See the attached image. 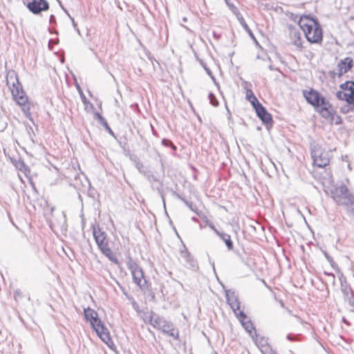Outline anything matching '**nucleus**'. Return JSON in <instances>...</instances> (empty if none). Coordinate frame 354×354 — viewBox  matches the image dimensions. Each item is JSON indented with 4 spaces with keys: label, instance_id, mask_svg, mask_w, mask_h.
<instances>
[{
    "label": "nucleus",
    "instance_id": "1",
    "mask_svg": "<svg viewBox=\"0 0 354 354\" xmlns=\"http://www.w3.org/2000/svg\"><path fill=\"white\" fill-rule=\"evenodd\" d=\"M303 95L306 102L310 104L322 118H327L331 115L332 104L318 91L313 88L304 90Z\"/></svg>",
    "mask_w": 354,
    "mask_h": 354
},
{
    "label": "nucleus",
    "instance_id": "2",
    "mask_svg": "<svg viewBox=\"0 0 354 354\" xmlns=\"http://www.w3.org/2000/svg\"><path fill=\"white\" fill-rule=\"evenodd\" d=\"M330 194L336 203L344 207L348 214L354 217V196L348 192L347 187L337 183L332 187Z\"/></svg>",
    "mask_w": 354,
    "mask_h": 354
},
{
    "label": "nucleus",
    "instance_id": "3",
    "mask_svg": "<svg viewBox=\"0 0 354 354\" xmlns=\"http://www.w3.org/2000/svg\"><path fill=\"white\" fill-rule=\"evenodd\" d=\"M93 235L95 241L100 252L115 265L119 264V261L116 256L113 253L110 246L109 241L106 233L100 227H93Z\"/></svg>",
    "mask_w": 354,
    "mask_h": 354
},
{
    "label": "nucleus",
    "instance_id": "4",
    "mask_svg": "<svg viewBox=\"0 0 354 354\" xmlns=\"http://www.w3.org/2000/svg\"><path fill=\"white\" fill-rule=\"evenodd\" d=\"M84 314L86 320L90 322L92 328L103 342L107 343V341L111 340L108 328L98 317L97 313L95 310L88 307L84 309Z\"/></svg>",
    "mask_w": 354,
    "mask_h": 354
},
{
    "label": "nucleus",
    "instance_id": "5",
    "mask_svg": "<svg viewBox=\"0 0 354 354\" xmlns=\"http://www.w3.org/2000/svg\"><path fill=\"white\" fill-rule=\"evenodd\" d=\"M127 267L131 271L133 282L142 290L147 288V281L144 277V272L141 267L129 254L127 257Z\"/></svg>",
    "mask_w": 354,
    "mask_h": 354
},
{
    "label": "nucleus",
    "instance_id": "6",
    "mask_svg": "<svg viewBox=\"0 0 354 354\" xmlns=\"http://www.w3.org/2000/svg\"><path fill=\"white\" fill-rule=\"evenodd\" d=\"M311 156L315 166L323 168L329 165L330 152L321 147L319 145L311 147Z\"/></svg>",
    "mask_w": 354,
    "mask_h": 354
},
{
    "label": "nucleus",
    "instance_id": "7",
    "mask_svg": "<svg viewBox=\"0 0 354 354\" xmlns=\"http://www.w3.org/2000/svg\"><path fill=\"white\" fill-rule=\"evenodd\" d=\"M10 91L14 99L16 100L17 104L21 106V109L27 117L30 116V106L28 103V97L25 95L21 85H18L17 87L10 88Z\"/></svg>",
    "mask_w": 354,
    "mask_h": 354
},
{
    "label": "nucleus",
    "instance_id": "8",
    "mask_svg": "<svg viewBox=\"0 0 354 354\" xmlns=\"http://www.w3.org/2000/svg\"><path fill=\"white\" fill-rule=\"evenodd\" d=\"M312 29L305 33L306 39L310 43L320 44L322 41V29L319 22L311 26Z\"/></svg>",
    "mask_w": 354,
    "mask_h": 354
},
{
    "label": "nucleus",
    "instance_id": "9",
    "mask_svg": "<svg viewBox=\"0 0 354 354\" xmlns=\"http://www.w3.org/2000/svg\"><path fill=\"white\" fill-rule=\"evenodd\" d=\"M254 109L257 115L261 120L262 123L266 126L267 129L271 127L273 124L272 117L271 114L268 112L266 109L261 104Z\"/></svg>",
    "mask_w": 354,
    "mask_h": 354
},
{
    "label": "nucleus",
    "instance_id": "10",
    "mask_svg": "<svg viewBox=\"0 0 354 354\" xmlns=\"http://www.w3.org/2000/svg\"><path fill=\"white\" fill-rule=\"evenodd\" d=\"M26 6L35 15L40 14L42 11L49 9V3L46 0H32Z\"/></svg>",
    "mask_w": 354,
    "mask_h": 354
},
{
    "label": "nucleus",
    "instance_id": "11",
    "mask_svg": "<svg viewBox=\"0 0 354 354\" xmlns=\"http://www.w3.org/2000/svg\"><path fill=\"white\" fill-rule=\"evenodd\" d=\"M180 256L184 262V266L186 268L193 270H195L198 268L197 261L194 259L185 245H183V249L180 250Z\"/></svg>",
    "mask_w": 354,
    "mask_h": 354
},
{
    "label": "nucleus",
    "instance_id": "12",
    "mask_svg": "<svg viewBox=\"0 0 354 354\" xmlns=\"http://www.w3.org/2000/svg\"><path fill=\"white\" fill-rule=\"evenodd\" d=\"M236 317L239 319V322L241 323V325L252 338L254 335V331H256V329L251 320L248 317L243 311H239V314H236Z\"/></svg>",
    "mask_w": 354,
    "mask_h": 354
},
{
    "label": "nucleus",
    "instance_id": "13",
    "mask_svg": "<svg viewBox=\"0 0 354 354\" xmlns=\"http://www.w3.org/2000/svg\"><path fill=\"white\" fill-rule=\"evenodd\" d=\"M225 296L227 304L236 315V314H239L237 310H239L241 304L237 293L234 291L227 290Z\"/></svg>",
    "mask_w": 354,
    "mask_h": 354
},
{
    "label": "nucleus",
    "instance_id": "14",
    "mask_svg": "<svg viewBox=\"0 0 354 354\" xmlns=\"http://www.w3.org/2000/svg\"><path fill=\"white\" fill-rule=\"evenodd\" d=\"M341 291L350 306L354 308V291L346 280L341 281Z\"/></svg>",
    "mask_w": 354,
    "mask_h": 354
},
{
    "label": "nucleus",
    "instance_id": "15",
    "mask_svg": "<svg viewBox=\"0 0 354 354\" xmlns=\"http://www.w3.org/2000/svg\"><path fill=\"white\" fill-rule=\"evenodd\" d=\"M160 330L162 332L170 337H174L175 339H178L179 338V331L177 328H175L174 324L165 319V323L161 326Z\"/></svg>",
    "mask_w": 354,
    "mask_h": 354
},
{
    "label": "nucleus",
    "instance_id": "16",
    "mask_svg": "<svg viewBox=\"0 0 354 354\" xmlns=\"http://www.w3.org/2000/svg\"><path fill=\"white\" fill-rule=\"evenodd\" d=\"M353 66V59L350 57L342 59L337 64L338 76H342L344 73H347Z\"/></svg>",
    "mask_w": 354,
    "mask_h": 354
},
{
    "label": "nucleus",
    "instance_id": "17",
    "mask_svg": "<svg viewBox=\"0 0 354 354\" xmlns=\"http://www.w3.org/2000/svg\"><path fill=\"white\" fill-rule=\"evenodd\" d=\"M243 86L244 89L246 91L245 93V98L247 100H248L251 104L252 105L253 108L256 107L261 103L257 100V97L254 95L251 87L252 84L248 82H244Z\"/></svg>",
    "mask_w": 354,
    "mask_h": 354
},
{
    "label": "nucleus",
    "instance_id": "18",
    "mask_svg": "<svg viewBox=\"0 0 354 354\" xmlns=\"http://www.w3.org/2000/svg\"><path fill=\"white\" fill-rule=\"evenodd\" d=\"M318 23L317 19L309 18L308 17H301L299 25L303 30L304 34L309 30L312 29V26L316 25Z\"/></svg>",
    "mask_w": 354,
    "mask_h": 354
},
{
    "label": "nucleus",
    "instance_id": "19",
    "mask_svg": "<svg viewBox=\"0 0 354 354\" xmlns=\"http://www.w3.org/2000/svg\"><path fill=\"white\" fill-rule=\"evenodd\" d=\"M252 340L255 342L256 345L261 349L262 353L267 349V347H270L268 344V339L264 337H259L257 331H254Z\"/></svg>",
    "mask_w": 354,
    "mask_h": 354
},
{
    "label": "nucleus",
    "instance_id": "20",
    "mask_svg": "<svg viewBox=\"0 0 354 354\" xmlns=\"http://www.w3.org/2000/svg\"><path fill=\"white\" fill-rule=\"evenodd\" d=\"M6 84L9 88H15L21 85L16 72L13 70L8 71L6 75Z\"/></svg>",
    "mask_w": 354,
    "mask_h": 354
},
{
    "label": "nucleus",
    "instance_id": "21",
    "mask_svg": "<svg viewBox=\"0 0 354 354\" xmlns=\"http://www.w3.org/2000/svg\"><path fill=\"white\" fill-rule=\"evenodd\" d=\"M148 322L151 324L155 328L160 330L161 326L163 323H165V319L158 315H156L153 312H151L149 315L147 317Z\"/></svg>",
    "mask_w": 354,
    "mask_h": 354
},
{
    "label": "nucleus",
    "instance_id": "22",
    "mask_svg": "<svg viewBox=\"0 0 354 354\" xmlns=\"http://www.w3.org/2000/svg\"><path fill=\"white\" fill-rule=\"evenodd\" d=\"M336 97L340 100L346 101L348 104H354V91H339L336 93Z\"/></svg>",
    "mask_w": 354,
    "mask_h": 354
},
{
    "label": "nucleus",
    "instance_id": "23",
    "mask_svg": "<svg viewBox=\"0 0 354 354\" xmlns=\"http://www.w3.org/2000/svg\"><path fill=\"white\" fill-rule=\"evenodd\" d=\"M217 236L225 243L228 250H232L234 248V244L230 234L221 231Z\"/></svg>",
    "mask_w": 354,
    "mask_h": 354
},
{
    "label": "nucleus",
    "instance_id": "24",
    "mask_svg": "<svg viewBox=\"0 0 354 354\" xmlns=\"http://www.w3.org/2000/svg\"><path fill=\"white\" fill-rule=\"evenodd\" d=\"M130 160L134 163L135 167L142 174H146V171L144 169V165L141 162L139 157L136 154H131L129 156Z\"/></svg>",
    "mask_w": 354,
    "mask_h": 354
},
{
    "label": "nucleus",
    "instance_id": "25",
    "mask_svg": "<svg viewBox=\"0 0 354 354\" xmlns=\"http://www.w3.org/2000/svg\"><path fill=\"white\" fill-rule=\"evenodd\" d=\"M144 175L146 176L148 181L151 184L153 188H155L154 183H158L159 184V186L156 187V188L160 192L162 187V183L160 182L158 178L155 176L153 174H149L147 171L146 174Z\"/></svg>",
    "mask_w": 354,
    "mask_h": 354
},
{
    "label": "nucleus",
    "instance_id": "26",
    "mask_svg": "<svg viewBox=\"0 0 354 354\" xmlns=\"http://www.w3.org/2000/svg\"><path fill=\"white\" fill-rule=\"evenodd\" d=\"M330 112L331 113V115L329 117L324 118L328 120H330V122L335 123V124H341L342 123V120L339 115L336 114V111H335L333 106L332 110L331 111H330Z\"/></svg>",
    "mask_w": 354,
    "mask_h": 354
},
{
    "label": "nucleus",
    "instance_id": "27",
    "mask_svg": "<svg viewBox=\"0 0 354 354\" xmlns=\"http://www.w3.org/2000/svg\"><path fill=\"white\" fill-rule=\"evenodd\" d=\"M237 18H238V20H239V23L243 26L244 30L248 33L250 37L252 39L256 40L254 34L252 33L251 29L249 28V26L246 24V22H245V19H243V16L239 14V15L237 16Z\"/></svg>",
    "mask_w": 354,
    "mask_h": 354
},
{
    "label": "nucleus",
    "instance_id": "28",
    "mask_svg": "<svg viewBox=\"0 0 354 354\" xmlns=\"http://www.w3.org/2000/svg\"><path fill=\"white\" fill-rule=\"evenodd\" d=\"M341 89H342V91H348L350 92V91H354V82L353 81H346L344 84H342L340 85Z\"/></svg>",
    "mask_w": 354,
    "mask_h": 354
},
{
    "label": "nucleus",
    "instance_id": "29",
    "mask_svg": "<svg viewBox=\"0 0 354 354\" xmlns=\"http://www.w3.org/2000/svg\"><path fill=\"white\" fill-rule=\"evenodd\" d=\"M178 198H180L182 201L184 202V203L194 212L198 214L197 210V207L196 205L193 204L192 202H189L188 201L185 200L184 198L180 196V195H178Z\"/></svg>",
    "mask_w": 354,
    "mask_h": 354
},
{
    "label": "nucleus",
    "instance_id": "30",
    "mask_svg": "<svg viewBox=\"0 0 354 354\" xmlns=\"http://www.w3.org/2000/svg\"><path fill=\"white\" fill-rule=\"evenodd\" d=\"M94 119L97 120L102 127L106 126L108 124L106 119L98 112L94 113Z\"/></svg>",
    "mask_w": 354,
    "mask_h": 354
},
{
    "label": "nucleus",
    "instance_id": "31",
    "mask_svg": "<svg viewBox=\"0 0 354 354\" xmlns=\"http://www.w3.org/2000/svg\"><path fill=\"white\" fill-rule=\"evenodd\" d=\"M353 109H354V104H350L347 103V104H344V106H341L340 111L342 113L346 114L351 111H353Z\"/></svg>",
    "mask_w": 354,
    "mask_h": 354
},
{
    "label": "nucleus",
    "instance_id": "32",
    "mask_svg": "<svg viewBox=\"0 0 354 354\" xmlns=\"http://www.w3.org/2000/svg\"><path fill=\"white\" fill-rule=\"evenodd\" d=\"M294 36L295 37V39L293 41V45H295V46L301 48L302 47V43H301V38H300L299 33V32H297V33L295 32L294 33Z\"/></svg>",
    "mask_w": 354,
    "mask_h": 354
},
{
    "label": "nucleus",
    "instance_id": "33",
    "mask_svg": "<svg viewBox=\"0 0 354 354\" xmlns=\"http://www.w3.org/2000/svg\"><path fill=\"white\" fill-rule=\"evenodd\" d=\"M208 97L209 100V102L212 106H217L218 105V101L214 93H209Z\"/></svg>",
    "mask_w": 354,
    "mask_h": 354
},
{
    "label": "nucleus",
    "instance_id": "34",
    "mask_svg": "<svg viewBox=\"0 0 354 354\" xmlns=\"http://www.w3.org/2000/svg\"><path fill=\"white\" fill-rule=\"evenodd\" d=\"M23 297L22 292L20 290H16L14 292V298L16 301H17L19 299H21Z\"/></svg>",
    "mask_w": 354,
    "mask_h": 354
},
{
    "label": "nucleus",
    "instance_id": "35",
    "mask_svg": "<svg viewBox=\"0 0 354 354\" xmlns=\"http://www.w3.org/2000/svg\"><path fill=\"white\" fill-rule=\"evenodd\" d=\"M77 89L79 90L80 91V96H81V99H82V102L84 104H86L87 103H88V101L87 100L86 96L84 95V93H82V91H81V88L80 87V86H77Z\"/></svg>",
    "mask_w": 354,
    "mask_h": 354
},
{
    "label": "nucleus",
    "instance_id": "36",
    "mask_svg": "<svg viewBox=\"0 0 354 354\" xmlns=\"http://www.w3.org/2000/svg\"><path fill=\"white\" fill-rule=\"evenodd\" d=\"M162 145L165 147H171V145L173 144L172 141L169 140V139H167V138H163L162 140Z\"/></svg>",
    "mask_w": 354,
    "mask_h": 354
},
{
    "label": "nucleus",
    "instance_id": "37",
    "mask_svg": "<svg viewBox=\"0 0 354 354\" xmlns=\"http://www.w3.org/2000/svg\"><path fill=\"white\" fill-rule=\"evenodd\" d=\"M208 226L214 232V233L218 235L221 231L217 230L214 225L212 223H207Z\"/></svg>",
    "mask_w": 354,
    "mask_h": 354
},
{
    "label": "nucleus",
    "instance_id": "38",
    "mask_svg": "<svg viewBox=\"0 0 354 354\" xmlns=\"http://www.w3.org/2000/svg\"><path fill=\"white\" fill-rule=\"evenodd\" d=\"M263 354H277V353L271 347H267V349L264 351V353H263Z\"/></svg>",
    "mask_w": 354,
    "mask_h": 354
},
{
    "label": "nucleus",
    "instance_id": "39",
    "mask_svg": "<svg viewBox=\"0 0 354 354\" xmlns=\"http://www.w3.org/2000/svg\"><path fill=\"white\" fill-rule=\"evenodd\" d=\"M286 338L287 339H288L289 341H295L296 340V336L292 335V334H288L287 336H286Z\"/></svg>",
    "mask_w": 354,
    "mask_h": 354
},
{
    "label": "nucleus",
    "instance_id": "40",
    "mask_svg": "<svg viewBox=\"0 0 354 354\" xmlns=\"http://www.w3.org/2000/svg\"><path fill=\"white\" fill-rule=\"evenodd\" d=\"M49 23L50 24H55L56 23V19H55V17L53 15H51L50 16Z\"/></svg>",
    "mask_w": 354,
    "mask_h": 354
},
{
    "label": "nucleus",
    "instance_id": "41",
    "mask_svg": "<svg viewBox=\"0 0 354 354\" xmlns=\"http://www.w3.org/2000/svg\"><path fill=\"white\" fill-rule=\"evenodd\" d=\"M328 262L330 264L332 267H334V264H335V261H333V259L330 257L328 259H326Z\"/></svg>",
    "mask_w": 354,
    "mask_h": 354
},
{
    "label": "nucleus",
    "instance_id": "42",
    "mask_svg": "<svg viewBox=\"0 0 354 354\" xmlns=\"http://www.w3.org/2000/svg\"><path fill=\"white\" fill-rule=\"evenodd\" d=\"M322 252L324 254L326 259H328L330 257L326 251L322 250Z\"/></svg>",
    "mask_w": 354,
    "mask_h": 354
},
{
    "label": "nucleus",
    "instance_id": "43",
    "mask_svg": "<svg viewBox=\"0 0 354 354\" xmlns=\"http://www.w3.org/2000/svg\"><path fill=\"white\" fill-rule=\"evenodd\" d=\"M324 274L328 275V276L332 277L333 279V281H335V274L333 273L324 272Z\"/></svg>",
    "mask_w": 354,
    "mask_h": 354
},
{
    "label": "nucleus",
    "instance_id": "44",
    "mask_svg": "<svg viewBox=\"0 0 354 354\" xmlns=\"http://www.w3.org/2000/svg\"><path fill=\"white\" fill-rule=\"evenodd\" d=\"M68 16H69V17L71 18V21H72V23H73V27L75 28H76V26H77V24L75 22V21H74V19H73V18H72L69 15H68Z\"/></svg>",
    "mask_w": 354,
    "mask_h": 354
},
{
    "label": "nucleus",
    "instance_id": "45",
    "mask_svg": "<svg viewBox=\"0 0 354 354\" xmlns=\"http://www.w3.org/2000/svg\"><path fill=\"white\" fill-rule=\"evenodd\" d=\"M170 147L171 148V149H172L174 151H176V149H177L176 146L174 143L171 145V147Z\"/></svg>",
    "mask_w": 354,
    "mask_h": 354
},
{
    "label": "nucleus",
    "instance_id": "46",
    "mask_svg": "<svg viewBox=\"0 0 354 354\" xmlns=\"http://www.w3.org/2000/svg\"><path fill=\"white\" fill-rule=\"evenodd\" d=\"M109 134H111V136H114V133L113 131H112V129L110 128L109 129L106 130Z\"/></svg>",
    "mask_w": 354,
    "mask_h": 354
},
{
    "label": "nucleus",
    "instance_id": "47",
    "mask_svg": "<svg viewBox=\"0 0 354 354\" xmlns=\"http://www.w3.org/2000/svg\"><path fill=\"white\" fill-rule=\"evenodd\" d=\"M269 69H270V71H275V70H277V68H274L272 65H270V66H269Z\"/></svg>",
    "mask_w": 354,
    "mask_h": 354
},
{
    "label": "nucleus",
    "instance_id": "48",
    "mask_svg": "<svg viewBox=\"0 0 354 354\" xmlns=\"http://www.w3.org/2000/svg\"><path fill=\"white\" fill-rule=\"evenodd\" d=\"M206 71L208 73L209 75H211L212 74V72L209 69V68H205Z\"/></svg>",
    "mask_w": 354,
    "mask_h": 354
},
{
    "label": "nucleus",
    "instance_id": "49",
    "mask_svg": "<svg viewBox=\"0 0 354 354\" xmlns=\"http://www.w3.org/2000/svg\"><path fill=\"white\" fill-rule=\"evenodd\" d=\"M104 127L105 128L106 130H108V129H110V127H109V124H107V125L104 126Z\"/></svg>",
    "mask_w": 354,
    "mask_h": 354
},
{
    "label": "nucleus",
    "instance_id": "50",
    "mask_svg": "<svg viewBox=\"0 0 354 354\" xmlns=\"http://www.w3.org/2000/svg\"><path fill=\"white\" fill-rule=\"evenodd\" d=\"M133 307L135 308V306H137V304H136V302H133Z\"/></svg>",
    "mask_w": 354,
    "mask_h": 354
},
{
    "label": "nucleus",
    "instance_id": "51",
    "mask_svg": "<svg viewBox=\"0 0 354 354\" xmlns=\"http://www.w3.org/2000/svg\"><path fill=\"white\" fill-rule=\"evenodd\" d=\"M348 168L349 169H351V166H350V165H349V164L348 165Z\"/></svg>",
    "mask_w": 354,
    "mask_h": 354
}]
</instances>
